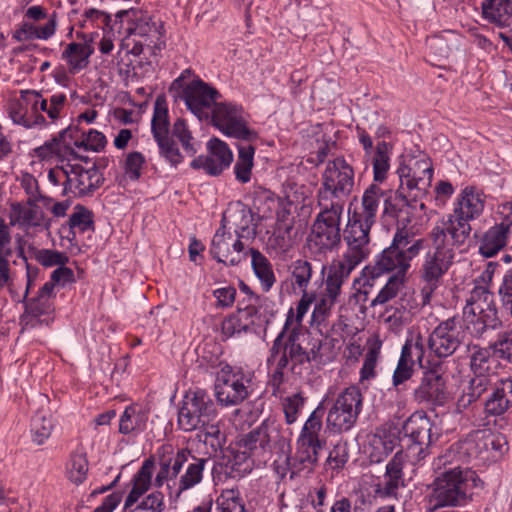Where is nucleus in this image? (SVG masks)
<instances>
[{
    "label": "nucleus",
    "mask_w": 512,
    "mask_h": 512,
    "mask_svg": "<svg viewBox=\"0 0 512 512\" xmlns=\"http://www.w3.org/2000/svg\"><path fill=\"white\" fill-rule=\"evenodd\" d=\"M425 240L415 238L414 234L406 228H397L390 246L377 256L373 265L362 269L360 278L363 286L373 287L375 280L384 273L396 271L394 275L405 277L411 267V261L424 249Z\"/></svg>",
    "instance_id": "f257e3e1"
},
{
    "label": "nucleus",
    "mask_w": 512,
    "mask_h": 512,
    "mask_svg": "<svg viewBox=\"0 0 512 512\" xmlns=\"http://www.w3.org/2000/svg\"><path fill=\"white\" fill-rule=\"evenodd\" d=\"M507 451L508 441L503 434L490 429L477 430L460 441L455 448L448 449L435 464L440 468L458 456L459 460H476L485 465L499 461Z\"/></svg>",
    "instance_id": "f03ea898"
},
{
    "label": "nucleus",
    "mask_w": 512,
    "mask_h": 512,
    "mask_svg": "<svg viewBox=\"0 0 512 512\" xmlns=\"http://www.w3.org/2000/svg\"><path fill=\"white\" fill-rule=\"evenodd\" d=\"M355 186L354 168L343 157L329 160L321 175L318 190V205L339 206L344 208L346 200Z\"/></svg>",
    "instance_id": "7ed1b4c3"
},
{
    "label": "nucleus",
    "mask_w": 512,
    "mask_h": 512,
    "mask_svg": "<svg viewBox=\"0 0 512 512\" xmlns=\"http://www.w3.org/2000/svg\"><path fill=\"white\" fill-rule=\"evenodd\" d=\"M279 438L280 427L276 421L262 423L239 442V449L235 451L233 457V468L243 473L250 471L253 466L251 458H264L271 452L273 444Z\"/></svg>",
    "instance_id": "20e7f679"
},
{
    "label": "nucleus",
    "mask_w": 512,
    "mask_h": 512,
    "mask_svg": "<svg viewBox=\"0 0 512 512\" xmlns=\"http://www.w3.org/2000/svg\"><path fill=\"white\" fill-rule=\"evenodd\" d=\"M372 226L349 218L343 233L346 250L340 258L332 260L329 267L350 277L352 271L371 253L370 230Z\"/></svg>",
    "instance_id": "39448f33"
},
{
    "label": "nucleus",
    "mask_w": 512,
    "mask_h": 512,
    "mask_svg": "<svg viewBox=\"0 0 512 512\" xmlns=\"http://www.w3.org/2000/svg\"><path fill=\"white\" fill-rule=\"evenodd\" d=\"M474 472L461 469L459 466L449 468L441 473L434 481L431 502L432 510L445 506H459L466 502L468 492L472 487Z\"/></svg>",
    "instance_id": "423d86ee"
},
{
    "label": "nucleus",
    "mask_w": 512,
    "mask_h": 512,
    "mask_svg": "<svg viewBox=\"0 0 512 512\" xmlns=\"http://www.w3.org/2000/svg\"><path fill=\"white\" fill-rule=\"evenodd\" d=\"M463 315L467 329L476 336L487 329H495L500 321L493 294L485 286H475L466 299Z\"/></svg>",
    "instance_id": "0eeeda50"
},
{
    "label": "nucleus",
    "mask_w": 512,
    "mask_h": 512,
    "mask_svg": "<svg viewBox=\"0 0 512 512\" xmlns=\"http://www.w3.org/2000/svg\"><path fill=\"white\" fill-rule=\"evenodd\" d=\"M471 231L470 223L463 222L453 213L441 218L429 233L434 251L427 254L447 257V261L453 262L454 253L450 247L463 246Z\"/></svg>",
    "instance_id": "6e6552de"
},
{
    "label": "nucleus",
    "mask_w": 512,
    "mask_h": 512,
    "mask_svg": "<svg viewBox=\"0 0 512 512\" xmlns=\"http://www.w3.org/2000/svg\"><path fill=\"white\" fill-rule=\"evenodd\" d=\"M363 397L357 386L344 389L334 400L326 417V430L341 434L350 431L362 410Z\"/></svg>",
    "instance_id": "1a4fd4ad"
},
{
    "label": "nucleus",
    "mask_w": 512,
    "mask_h": 512,
    "mask_svg": "<svg viewBox=\"0 0 512 512\" xmlns=\"http://www.w3.org/2000/svg\"><path fill=\"white\" fill-rule=\"evenodd\" d=\"M251 377L241 369L223 366L216 376L214 391L219 404L237 406L250 394Z\"/></svg>",
    "instance_id": "9d476101"
},
{
    "label": "nucleus",
    "mask_w": 512,
    "mask_h": 512,
    "mask_svg": "<svg viewBox=\"0 0 512 512\" xmlns=\"http://www.w3.org/2000/svg\"><path fill=\"white\" fill-rule=\"evenodd\" d=\"M216 417V407L210 395L199 389L186 393L178 413V425L184 431H192L215 421Z\"/></svg>",
    "instance_id": "9b49d317"
},
{
    "label": "nucleus",
    "mask_w": 512,
    "mask_h": 512,
    "mask_svg": "<svg viewBox=\"0 0 512 512\" xmlns=\"http://www.w3.org/2000/svg\"><path fill=\"white\" fill-rule=\"evenodd\" d=\"M320 213L317 215L311 233V242L319 252L332 251L341 243L340 221L344 208L339 206L319 205Z\"/></svg>",
    "instance_id": "f8f14e48"
},
{
    "label": "nucleus",
    "mask_w": 512,
    "mask_h": 512,
    "mask_svg": "<svg viewBox=\"0 0 512 512\" xmlns=\"http://www.w3.org/2000/svg\"><path fill=\"white\" fill-rule=\"evenodd\" d=\"M348 279V276L328 266L323 291L318 297L315 295V305L311 315L312 325L320 326L331 316L333 307L340 302L342 287Z\"/></svg>",
    "instance_id": "ddd939ff"
},
{
    "label": "nucleus",
    "mask_w": 512,
    "mask_h": 512,
    "mask_svg": "<svg viewBox=\"0 0 512 512\" xmlns=\"http://www.w3.org/2000/svg\"><path fill=\"white\" fill-rule=\"evenodd\" d=\"M213 125L227 136L242 140L255 137V132L248 128L243 109L230 102H218L211 110Z\"/></svg>",
    "instance_id": "4468645a"
},
{
    "label": "nucleus",
    "mask_w": 512,
    "mask_h": 512,
    "mask_svg": "<svg viewBox=\"0 0 512 512\" xmlns=\"http://www.w3.org/2000/svg\"><path fill=\"white\" fill-rule=\"evenodd\" d=\"M153 137L158 144L160 154L165 157L172 165H177L182 161L173 139L169 134L168 109L164 99L158 97L154 104V113L151 123Z\"/></svg>",
    "instance_id": "2eb2a0df"
},
{
    "label": "nucleus",
    "mask_w": 512,
    "mask_h": 512,
    "mask_svg": "<svg viewBox=\"0 0 512 512\" xmlns=\"http://www.w3.org/2000/svg\"><path fill=\"white\" fill-rule=\"evenodd\" d=\"M464 339V332L456 318L442 321L434 328L428 339L430 351L438 358L453 355Z\"/></svg>",
    "instance_id": "dca6fc26"
},
{
    "label": "nucleus",
    "mask_w": 512,
    "mask_h": 512,
    "mask_svg": "<svg viewBox=\"0 0 512 512\" xmlns=\"http://www.w3.org/2000/svg\"><path fill=\"white\" fill-rule=\"evenodd\" d=\"M236 235L225 231L222 225L214 234L210 254L219 263L236 266L246 260L248 251H245L241 241L242 235L236 230Z\"/></svg>",
    "instance_id": "f3484780"
},
{
    "label": "nucleus",
    "mask_w": 512,
    "mask_h": 512,
    "mask_svg": "<svg viewBox=\"0 0 512 512\" xmlns=\"http://www.w3.org/2000/svg\"><path fill=\"white\" fill-rule=\"evenodd\" d=\"M432 423L428 416L417 411L403 425L404 441L407 451L418 459L425 457V451L431 443Z\"/></svg>",
    "instance_id": "a211bd4d"
},
{
    "label": "nucleus",
    "mask_w": 512,
    "mask_h": 512,
    "mask_svg": "<svg viewBox=\"0 0 512 512\" xmlns=\"http://www.w3.org/2000/svg\"><path fill=\"white\" fill-rule=\"evenodd\" d=\"M182 98L187 108L199 119L209 116L208 110L213 109L221 98L219 91L197 79L186 85L182 92Z\"/></svg>",
    "instance_id": "6ab92c4d"
},
{
    "label": "nucleus",
    "mask_w": 512,
    "mask_h": 512,
    "mask_svg": "<svg viewBox=\"0 0 512 512\" xmlns=\"http://www.w3.org/2000/svg\"><path fill=\"white\" fill-rule=\"evenodd\" d=\"M447 257H439L426 254L420 270V298L421 305L431 303L436 290L442 285L443 276L447 273L453 262L447 261Z\"/></svg>",
    "instance_id": "aec40b11"
},
{
    "label": "nucleus",
    "mask_w": 512,
    "mask_h": 512,
    "mask_svg": "<svg viewBox=\"0 0 512 512\" xmlns=\"http://www.w3.org/2000/svg\"><path fill=\"white\" fill-rule=\"evenodd\" d=\"M160 469L155 477L154 485L162 487L164 482L176 479L185 463L190 459V451L175 450L172 445H162L157 451Z\"/></svg>",
    "instance_id": "412c9836"
},
{
    "label": "nucleus",
    "mask_w": 512,
    "mask_h": 512,
    "mask_svg": "<svg viewBox=\"0 0 512 512\" xmlns=\"http://www.w3.org/2000/svg\"><path fill=\"white\" fill-rule=\"evenodd\" d=\"M207 148L209 154L195 158L191 162V166L194 169H204L208 174L217 176L232 163V151L224 141L218 138H212L208 142Z\"/></svg>",
    "instance_id": "4be33fe9"
},
{
    "label": "nucleus",
    "mask_w": 512,
    "mask_h": 512,
    "mask_svg": "<svg viewBox=\"0 0 512 512\" xmlns=\"http://www.w3.org/2000/svg\"><path fill=\"white\" fill-rule=\"evenodd\" d=\"M102 180V175L96 168L85 169L80 165H68V174L63 182V195H88L100 187Z\"/></svg>",
    "instance_id": "5701e85b"
},
{
    "label": "nucleus",
    "mask_w": 512,
    "mask_h": 512,
    "mask_svg": "<svg viewBox=\"0 0 512 512\" xmlns=\"http://www.w3.org/2000/svg\"><path fill=\"white\" fill-rule=\"evenodd\" d=\"M411 168L406 165H401L397 173L399 175L400 186L398 192L405 193L408 199L412 202L421 200L426 195L427 187L433 175V169L424 165V177H416L415 172L411 174Z\"/></svg>",
    "instance_id": "b1692460"
},
{
    "label": "nucleus",
    "mask_w": 512,
    "mask_h": 512,
    "mask_svg": "<svg viewBox=\"0 0 512 512\" xmlns=\"http://www.w3.org/2000/svg\"><path fill=\"white\" fill-rule=\"evenodd\" d=\"M486 196L473 186L465 187L457 197V203L453 209L454 216L463 222L470 221L481 216L485 208Z\"/></svg>",
    "instance_id": "393cba45"
},
{
    "label": "nucleus",
    "mask_w": 512,
    "mask_h": 512,
    "mask_svg": "<svg viewBox=\"0 0 512 512\" xmlns=\"http://www.w3.org/2000/svg\"><path fill=\"white\" fill-rule=\"evenodd\" d=\"M77 37L82 39V43L71 42L62 52V59L66 61L70 73L75 74L89 64V57L93 54V37L83 33H78Z\"/></svg>",
    "instance_id": "a878e982"
},
{
    "label": "nucleus",
    "mask_w": 512,
    "mask_h": 512,
    "mask_svg": "<svg viewBox=\"0 0 512 512\" xmlns=\"http://www.w3.org/2000/svg\"><path fill=\"white\" fill-rule=\"evenodd\" d=\"M414 397L418 403L443 405L447 400L443 377L432 371L425 373Z\"/></svg>",
    "instance_id": "bb28decb"
},
{
    "label": "nucleus",
    "mask_w": 512,
    "mask_h": 512,
    "mask_svg": "<svg viewBox=\"0 0 512 512\" xmlns=\"http://www.w3.org/2000/svg\"><path fill=\"white\" fill-rule=\"evenodd\" d=\"M296 452L291 458H287L291 470V478L298 473H310L317 461L318 452L324 445L311 443L305 440L297 439Z\"/></svg>",
    "instance_id": "cd10ccee"
},
{
    "label": "nucleus",
    "mask_w": 512,
    "mask_h": 512,
    "mask_svg": "<svg viewBox=\"0 0 512 512\" xmlns=\"http://www.w3.org/2000/svg\"><path fill=\"white\" fill-rule=\"evenodd\" d=\"M396 439L386 429H376L373 434L367 436L365 451L372 462L383 461L395 448Z\"/></svg>",
    "instance_id": "c85d7f7f"
},
{
    "label": "nucleus",
    "mask_w": 512,
    "mask_h": 512,
    "mask_svg": "<svg viewBox=\"0 0 512 512\" xmlns=\"http://www.w3.org/2000/svg\"><path fill=\"white\" fill-rule=\"evenodd\" d=\"M512 236L504 226L497 222L483 233L479 240V253L490 258L495 256L508 243V239Z\"/></svg>",
    "instance_id": "c756f323"
},
{
    "label": "nucleus",
    "mask_w": 512,
    "mask_h": 512,
    "mask_svg": "<svg viewBox=\"0 0 512 512\" xmlns=\"http://www.w3.org/2000/svg\"><path fill=\"white\" fill-rule=\"evenodd\" d=\"M11 231L0 217V291L4 287H10L12 283L11 267L9 259L13 256Z\"/></svg>",
    "instance_id": "7c9ffc66"
},
{
    "label": "nucleus",
    "mask_w": 512,
    "mask_h": 512,
    "mask_svg": "<svg viewBox=\"0 0 512 512\" xmlns=\"http://www.w3.org/2000/svg\"><path fill=\"white\" fill-rule=\"evenodd\" d=\"M300 334L301 332L297 328H291L285 344L291 362V371L298 375H301L304 370H308L311 362L310 354L302 348L299 342Z\"/></svg>",
    "instance_id": "2f4dec72"
},
{
    "label": "nucleus",
    "mask_w": 512,
    "mask_h": 512,
    "mask_svg": "<svg viewBox=\"0 0 512 512\" xmlns=\"http://www.w3.org/2000/svg\"><path fill=\"white\" fill-rule=\"evenodd\" d=\"M155 468V461L153 457L146 459L141 468L135 474L132 480V489L125 499L124 507L128 509L132 507L138 499L148 491L152 482V475Z\"/></svg>",
    "instance_id": "473e14b6"
},
{
    "label": "nucleus",
    "mask_w": 512,
    "mask_h": 512,
    "mask_svg": "<svg viewBox=\"0 0 512 512\" xmlns=\"http://www.w3.org/2000/svg\"><path fill=\"white\" fill-rule=\"evenodd\" d=\"M385 198V191L372 184L363 193L361 211L354 212L350 218L374 225L381 200Z\"/></svg>",
    "instance_id": "72a5a7b5"
},
{
    "label": "nucleus",
    "mask_w": 512,
    "mask_h": 512,
    "mask_svg": "<svg viewBox=\"0 0 512 512\" xmlns=\"http://www.w3.org/2000/svg\"><path fill=\"white\" fill-rule=\"evenodd\" d=\"M54 311L53 300L37 294L26 304L24 321L26 325L35 327L38 324L48 325L52 321L51 313Z\"/></svg>",
    "instance_id": "f704fd0d"
},
{
    "label": "nucleus",
    "mask_w": 512,
    "mask_h": 512,
    "mask_svg": "<svg viewBox=\"0 0 512 512\" xmlns=\"http://www.w3.org/2000/svg\"><path fill=\"white\" fill-rule=\"evenodd\" d=\"M494 379V375H474L470 379L468 386L464 389L463 394L457 400V411L462 412L478 400L488 388L493 386Z\"/></svg>",
    "instance_id": "c9c22d12"
},
{
    "label": "nucleus",
    "mask_w": 512,
    "mask_h": 512,
    "mask_svg": "<svg viewBox=\"0 0 512 512\" xmlns=\"http://www.w3.org/2000/svg\"><path fill=\"white\" fill-rule=\"evenodd\" d=\"M512 404V379L501 380L485 402V411L492 416L505 413Z\"/></svg>",
    "instance_id": "e433bc0d"
},
{
    "label": "nucleus",
    "mask_w": 512,
    "mask_h": 512,
    "mask_svg": "<svg viewBox=\"0 0 512 512\" xmlns=\"http://www.w3.org/2000/svg\"><path fill=\"white\" fill-rule=\"evenodd\" d=\"M483 17L500 27L510 26L512 22V0H487L482 3Z\"/></svg>",
    "instance_id": "4c0bfd02"
},
{
    "label": "nucleus",
    "mask_w": 512,
    "mask_h": 512,
    "mask_svg": "<svg viewBox=\"0 0 512 512\" xmlns=\"http://www.w3.org/2000/svg\"><path fill=\"white\" fill-rule=\"evenodd\" d=\"M251 266L264 292H268L276 283L272 264L260 251L250 248Z\"/></svg>",
    "instance_id": "58836bf2"
},
{
    "label": "nucleus",
    "mask_w": 512,
    "mask_h": 512,
    "mask_svg": "<svg viewBox=\"0 0 512 512\" xmlns=\"http://www.w3.org/2000/svg\"><path fill=\"white\" fill-rule=\"evenodd\" d=\"M160 26L156 22L152 21V18L148 15H141L137 18L131 27L129 32L131 35L139 36L143 38L140 41L141 45H145L149 48L156 47L161 37Z\"/></svg>",
    "instance_id": "ea45409f"
},
{
    "label": "nucleus",
    "mask_w": 512,
    "mask_h": 512,
    "mask_svg": "<svg viewBox=\"0 0 512 512\" xmlns=\"http://www.w3.org/2000/svg\"><path fill=\"white\" fill-rule=\"evenodd\" d=\"M208 459L198 458L190 453V459L185 463L184 474L179 480V493L198 485L203 478V472Z\"/></svg>",
    "instance_id": "a19ab883"
},
{
    "label": "nucleus",
    "mask_w": 512,
    "mask_h": 512,
    "mask_svg": "<svg viewBox=\"0 0 512 512\" xmlns=\"http://www.w3.org/2000/svg\"><path fill=\"white\" fill-rule=\"evenodd\" d=\"M148 422V413L134 406L125 409L119 421V432L129 434L145 430Z\"/></svg>",
    "instance_id": "79ce46f5"
},
{
    "label": "nucleus",
    "mask_w": 512,
    "mask_h": 512,
    "mask_svg": "<svg viewBox=\"0 0 512 512\" xmlns=\"http://www.w3.org/2000/svg\"><path fill=\"white\" fill-rule=\"evenodd\" d=\"M325 410L322 405H319L305 421L304 426L300 432L298 439L305 440L317 445H324V441L320 439L321 431L323 430V416Z\"/></svg>",
    "instance_id": "37998d69"
},
{
    "label": "nucleus",
    "mask_w": 512,
    "mask_h": 512,
    "mask_svg": "<svg viewBox=\"0 0 512 512\" xmlns=\"http://www.w3.org/2000/svg\"><path fill=\"white\" fill-rule=\"evenodd\" d=\"M255 149L251 145L240 146L234 166L236 179L241 183H247L251 179Z\"/></svg>",
    "instance_id": "c03bdc74"
},
{
    "label": "nucleus",
    "mask_w": 512,
    "mask_h": 512,
    "mask_svg": "<svg viewBox=\"0 0 512 512\" xmlns=\"http://www.w3.org/2000/svg\"><path fill=\"white\" fill-rule=\"evenodd\" d=\"M294 231L295 228L275 227L268 244L271 252L281 256L290 251L295 242L296 233Z\"/></svg>",
    "instance_id": "a18cd8bd"
},
{
    "label": "nucleus",
    "mask_w": 512,
    "mask_h": 512,
    "mask_svg": "<svg viewBox=\"0 0 512 512\" xmlns=\"http://www.w3.org/2000/svg\"><path fill=\"white\" fill-rule=\"evenodd\" d=\"M14 219L11 224H19L20 226H40L44 220L43 213L38 209L37 204L28 205V207L21 206L20 204L12 205Z\"/></svg>",
    "instance_id": "49530a36"
},
{
    "label": "nucleus",
    "mask_w": 512,
    "mask_h": 512,
    "mask_svg": "<svg viewBox=\"0 0 512 512\" xmlns=\"http://www.w3.org/2000/svg\"><path fill=\"white\" fill-rule=\"evenodd\" d=\"M392 146L385 141L377 143L376 151L373 157L374 180L382 182L386 179L390 168V154Z\"/></svg>",
    "instance_id": "de8ad7c7"
},
{
    "label": "nucleus",
    "mask_w": 512,
    "mask_h": 512,
    "mask_svg": "<svg viewBox=\"0 0 512 512\" xmlns=\"http://www.w3.org/2000/svg\"><path fill=\"white\" fill-rule=\"evenodd\" d=\"M20 184L27 195V205L42 203L44 207L50 206L52 198L41 193L37 179L29 173H23L20 178Z\"/></svg>",
    "instance_id": "09e8293b"
},
{
    "label": "nucleus",
    "mask_w": 512,
    "mask_h": 512,
    "mask_svg": "<svg viewBox=\"0 0 512 512\" xmlns=\"http://www.w3.org/2000/svg\"><path fill=\"white\" fill-rule=\"evenodd\" d=\"M495 360L488 348L474 346L470 356V368L474 375H493L490 373Z\"/></svg>",
    "instance_id": "8fccbe9b"
},
{
    "label": "nucleus",
    "mask_w": 512,
    "mask_h": 512,
    "mask_svg": "<svg viewBox=\"0 0 512 512\" xmlns=\"http://www.w3.org/2000/svg\"><path fill=\"white\" fill-rule=\"evenodd\" d=\"M25 102L16 101L10 106V117L15 124L22 125L25 128H32L34 126L43 125L45 118L41 114H29Z\"/></svg>",
    "instance_id": "3c124183"
},
{
    "label": "nucleus",
    "mask_w": 512,
    "mask_h": 512,
    "mask_svg": "<svg viewBox=\"0 0 512 512\" xmlns=\"http://www.w3.org/2000/svg\"><path fill=\"white\" fill-rule=\"evenodd\" d=\"M425 353V341L420 333L408 338L401 350V357L407 360L409 365L422 366V359Z\"/></svg>",
    "instance_id": "603ef678"
},
{
    "label": "nucleus",
    "mask_w": 512,
    "mask_h": 512,
    "mask_svg": "<svg viewBox=\"0 0 512 512\" xmlns=\"http://www.w3.org/2000/svg\"><path fill=\"white\" fill-rule=\"evenodd\" d=\"M404 284L405 277L402 275H391L377 296L371 301L370 305L375 307L378 305H384L393 300L403 289Z\"/></svg>",
    "instance_id": "864d4df0"
},
{
    "label": "nucleus",
    "mask_w": 512,
    "mask_h": 512,
    "mask_svg": "<svg viewBox=\"0 0 512 512\" xmlns=\"http://www.w3.org/2000/svg\"><path fill=\"white\" fill-rule=\"evenodd\" d=\"M315 300V293H308L307 290L302 291V296L296 307V314H294L293 309L291 308L287 314L285 329H289V326H293L292 328H297L300 331V326L303 320V317L308 312L310 305Z\"/></svg>",
    "instance_id": "5fc2aeb1"
},
{
    "label": "nucleus",
    "mask_w": 512,
    "mask_h": 512,
    "mask_svg": "<svg viewBox=\"0 0 512 512\" xmlns=\"http://www.w3.org/2000/svg\"><path fill=\"white\" fill-rule=\"evenodd\" d=\"M88 473V461L86 454L74 453L69 462L67 463V477L68 479L79 485L86 479Z\"/></svg>",
    "instance_id": "6e6d98bb"
},
{
    "label": "nucleus",
    "mask_w": 512,
    "mask_h": 512,
    "mask_svg": "<svg viewBox=\"0 0 512 512\" xmlns=\"http://www.w3.org/2000/svg\"><path fill=\"white\" fill-rule=\"evenodd\" d=\"M253 204L262 218H268L280 206V199L268 190H260L255 192Z\"/></svg>",
    "instance_id": "4d7b16f0"
},
{
    "label": "nucleus",
    "mask_w": 512,
    "mask_h": 512,
    "mask_svg": "<svg viewBox=\"0 0 512 512\" xmlns=\"http://www.w3.org/2000/svg\"><path fill=\"white\" fill-rule=\"evenodd\" d=\"M293 283L301 290H307L313 274L312 264L303 259H298L291 264Z\"/></svg>",
    "instance_id": "13d9d810"
},
{
    "label": "nucleus",
    "mask_w": 512,
    "mask_h": 512,
    "mask_svg": "<svg viewBox=\"0 0 512 512\" xmlns=\"http://www.w3.org/2000/svg\"><path fill=\"white\" fill-rule=\"evenodd\" d=\"M218 512H247L239 492L234 489L224 490L216 500Z\"/></svg>",
    "instance_id": "bf43d9fd"
},
{
    "label": "nucleus",
    "mask_w": 512,
    "mask_h": 512,
    "mask_svg": "<svg viewBox=\"0 0 512 512\" xmlns=\"http://www.w3.org/2000/svg\"><path fill=\"white\" fill-rule=\"evenodd\" d=\"M412 203L411 200L408 199V196H405L403 192H396L394 195H387L385 193V198L383 199V213L384 215L397 218L400 212L407 206H410Z\"/></svg>",
    "instance_id": "052dcab7"
},
{
    "label": "nucleus",
    "mask_w": 512,
    "mask_h": 512,
    "mask_svg": "<svg viewBox=\"0 0 512 512\" xmlns=\"http://www.w3.org/2000/svg\"><path fill=\"white\" fill-rule=\"evenodd\" d=\"M225 221H232L238 229L245 231L252 221L251 211L238 203L223 214L222 222Z\"/></svg>",
    "instance_id": "680f3d73"
},
{
    "label": "nucleus",
    "mask_w": 512,
    "mask_h": 512,
    "mask_svg": "<svg viewBox=\"0 0 512 512\" xmlns=\"http://www.w3.org/2000/svg\"><path fill=\"white\" fill-rule=\"evenodd\" d=\"M54 424L50 417L37 416L32 424V440L37 445H42L51 436Z\"/></svg>",
    "instance_id": "e2e57ef3"
},
{
    "label": "nucleus",
    "mask_w": 512,
    "mask_h": 512,
    "mask_svg": "<svg viewBox=\"0 0 512 512\" xmlns=\"http://www.w3.org/2000/svg\"><path fill=\"white\" fill-rule=\"evenodd\" d=\"M71 229H78L80 232L93 231L94 222L92 212L83 206H76L75 212L69 218Z\"/></svg>",
    "instance_id": "0e129e2a"
},
{
    "label": "nucleus",
    "mask_w": 512,
    "mask_h": 512,
    "mask_svg": "<svg viewBox=\"0 0 512 512\" xmlns=\"http://www.w3.org/2000/svg\"><path fill=\"white\" fill-rule=\"evenodd\" d=\"M304 401L305 398L301 393H295L282 400V410L287 424L290 425L296 422L298 414L303 408Z\"/></svg>",
    "instance_id": "69168bd1"
},
{
    "label": "nucleus",
    "mask_w": 512,
    "mask_h": 512,
    "mask_svg": "<svg viewBox=\"0 0 512 512\" xmlns=\"http://www.w3.org/2000/svg\"><path fill=\"white\" fill-rule=\"evenodd\" d=\"M200 428L203 429L200 437H203L205 444L210 443L211 454L213 455L222 447L225 436L221 432L219 425L214 423V421L209 422V424L200 425Z\"/></svg>",
    "instance_id": "338daca9"
},
{
    "label": "nucleus",
    "mask_w": 512,
    "mask_h": 512,
    "mask_svg": "<svg viewBox=\"0 0 512 512\" xmlns=\"http://www.w3.org/2000/svg\"><path fill=\"white\" fill-rule=\"evenodd\" d=\"M172 136L179 140L188 155L192 156L196 153L194 143L192 142L193 137L183 119H177L173 124Z\"/></svg>",
    "instance_id": "774afa93"
}]
</instances>
